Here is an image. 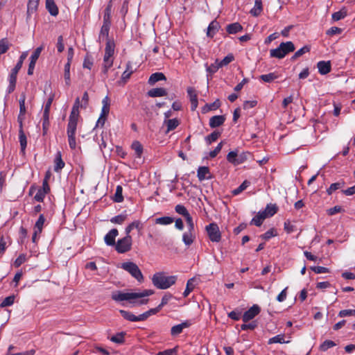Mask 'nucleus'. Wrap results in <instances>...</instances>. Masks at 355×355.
Segmentation results:
<instances>
[{
    "label": "nucleus",
    "instance_id": "obj_1",
    "mask_svg": "<svg viewBox=\"0 0 355 355\" xmlns=\"http://www.w3.org/2000/svg\"><path fill=\"white\" fill-rule=\"evenodd\" d=\"M81 105L79 98H76L69 116L67 127V135L69 146L72 150H74L76 148V132L78 122L80 117L79 107H81Z\"/></svg>",
    "mask_w": 355,
    "mask_h": 355
},
{
    "label": "nucleus",
    "instance_id": "obj_2",
    "mask_svg": "<svg viewBox=\"0 0 355 355\" xmlns=\"http://www.w3.org/2000/svg\"><path fill=\"white\" fill-rule=\"evenodd\" d=\"M154 293L153 290L146 289L142 292L123 293L116 291L112 294V299L116 302L128 301L130 303H137L138 305L146 304L149 300L144 298Z\"/></svg>",
    "mask_w": 355,
    "mask_h": 355
},
{
    "label": "nucleus",
    "instance_id": "obj_3",
    "mask_svg": "<svg viewBox=\"0 0 355 355\" xmlns=\"http://www.w3.org/2000/svg\"><path fill=\"white\" fill-rule=\"evenodd\" d=\"M112 5L110 2L106 6L103 13V25L98 35V42L103 44H115V41L112 35H109L111 26Z\"/></svg>",
    "mask_w": 355,
    "mask_h": 355
},
{
    "label": "nucleus",
    "instance_id": "obj_4",
    "mask_svg": "<svg viewBox=\"0 0 355 355\" xmlns=\"http://www.w3.org/2000/svg\"><path fill=\"white\" fill-rule=\"evenodd\" d=\"M176 275L166 276L164 272H156L152 277L153 284L158 289H167L175 284Z\"/></svg>",
    "mask_w": 355,
    "mask_h": 355
},
{
    "label": "nucleus",
    "instance_id": "obj_5",
    "mask_svg": "<svg viewBox=\"0 0 355 355\" xmlns=\"http://www.w3.org/2000/svg\"><path fill=\"white\" fill-rule=\"evenodd\" d=\"M114 46H106L103 56V62L102 65V73L107 76L108 70L112 67L114 60Z\"/></svg>",
    "mask_w": 355,
    "mask_h": 355
},
{
    "label": "nucleus",
    "instance_id": "obj_6",
    "mask_svg": "<svg viewBox=\"0 0 355 355\" xmlns=\"http://www.w3.org/2000/svg\"><path fill=\"white\" fill-rule=\"evenodd\" d=\"M121 268L129 272L131 276L135 278L139 282L144 281L142 272L136 263L132 261L124 262L121 263Z\"/></svg>",
    "mask_w": 355,
    "mask_h": 355
},
{
    "label": "nucleus",
    "instance_id": "obj_7",
    "mask_svg": "<svg viewBox=\"0 0 355 355\" xmlns=\"http://www.w3.org/2000/svg\"><path fill=\"white\" fill-rule=\"evenodd\" d=\"M132 239L130 235L119 239L115 244V250L121 254L125 253L131 250Z\"/></svg>",
    "mask_w": 355,
    "mask_h": 355
},
{
    "label": "nucleus",
    "instance_id": "obj_8",
    "mask_svg": "<svg viewBox=\"0 0 355 355\" xmlns=\"http://www.w3.org/2000/svg\"><path fill=\"white\" fill-rule=\"evenodd\" d=\"M206 232L208 234L209 239L212 242L218 243L221 239V234L218 225L215 223H211L207 225L205 227Z\"/></svg>",
    "mask_w": 355,
    "mask_h": 355
},
{
    "label": "nucleus",
    "instance_id": "obj_9",
    "mask_svg": "<svg viewBox=\"0 0 355 355\" xmlns=\"http://www.w3.org/2000/svg\"><path fill=\"white\" fill-rule=\"evenodd\" d=\"M294 50L295 46H279L277 48L270 50V56L279 59L283 58L286 54Z\"/></svg>",
    "mask_w": 355,
    "mask_h": 355
},
{
    "label": "nucleus",
    "instance_id": "obj_10",
    "mask_svg": "<svg viewBox=\"0 0 355 355\" xmlns=\"http://www.w3.org/2000/svg\"><path fill=\"white\" fill-rule=\"evenodd\" d=\"M261 309L257 304H254L248 311H246L242 317V320L244 322H247L249 320L253 319L256 315L260 313Z\"/></svg>",
    "mask_w": 355,
    "mask_h": 355
},
{
    "label": "nucleus",
    "instance_id": "obj_11",
    "mask_svg": "<svg viewBox=\"0 0 355 355\" xmlns=\"http://www.w3.org/2000/svg\"><path fill=\"white\" fill-rule=\"evenodd\" d=\"M191 325V322L189 320H185L181 324H176L171 327V334L172 336H176L180 334L184 329L189 328Z\"/></svg>",
    "mask_w": 355,
    "mask_h": 355
},
{
    "label": "nucleus",
    "instance_id": "obj_12",
    "mask_svg": "<svg viewBox=\"0 0 355 355\" xmlns=\"http://www.w3.org/2000/svg\"><path fill=\"white\" fill-rule=\"evenodd\" d=\"M187 92L191 101V109L192 111H194L198 105L196 91L193 87H189L187 88Z\"/></svg>",
    "mask_w": 355,
    "mask_h": 355
},
{
    "label": "nucleus",
    "instance_id": "obj_13",
    "mask_svg": "<svg viewBox=\"0 0 355 355\" xmlns=\"http://www.w3.org/2000/svg\"><path fill=\"white\" fill-rule=\"evenodd\" d=\"M119 232L116 229H112L104 237L106 245L109 246L115 245V239L118 236Z\"/></svg>",
    "mask_w": 355,
    "mask_h": 355
},
{
    "label": "nucleus",
    "instance_id": "obj_14",
    "mask_svg": "<svg viewBox=\"0 0 355 355\" xmlns=\"http://www.w3.org/2000/svg\"><path fill=\"white\" fill-rule=\"evenodd\" d=\"M318 72L321 75H326L331 71V65L330 61H320L317 64Z\"/></svg>",
    "mask_w": 355,
    "mask_h": 355
},
{
    "label": "nucleus",
    "instance_id": "obj_15",
    "mask_svg": "<svg viewBox=\"0 0 355 355\" xmlns=\"http://www.w3.org/2000/svg\"><path fill=\"white\" fill-rule=\"evenodd\" d=\"M220 28V24L216 19L213 20L207 27V35L213 37Z\"/></svg>",
    "mask_w": 355,
    "mask_h": 355
},
{
    "label": "nucleus",
    "instance_id": "obj_16",
    "mask_svg": "<svg viewBox=\"0 0 355 355\" xmlns=\"http://www.w3.org/2000/svg\"><path fill=\"white\" fill-rule=\"evenodd\" d=\"M65 166V163L62 159V154L60 151L57 152L54 159V171L56 173L60 172Z\"/></svg>",
    "mask_w": 355,
    "mask_h": 355
},
{
    "label": "nucleus",
    "instance_id": "obj_17",
    "mask_svg": "<svg viewBox=\"0 0 355 355\" xmlns=\"http://www.w3.org/2000/svg\"><path fill=\"white\" fill-rule=\"evenodd\" d=\"M225 121V117L223 115H216L210 118L209 126L212 128L219 127L223 125Z\"/></svg>",
    "mask_w": 355,
    "mask_h": 355
},
{
    "label": "nucleus",
    "instance_id": "obj_18",
    "mask_svg": "<svg viewBox=\"0 0 355 355\" xmlns=\"http://www.w3.org/2000/svg\"><path fill=\"white\" fill-rule=\"evenodd\" d=\"M119 313H121V316L126 320H128L130 322L141 321L140 315L138 316H136L132 313H131L128 311H125V310H120Z\"/></svg>",
    "mask_w": 355,
    "mask_h": 355
},
{
    "label": "nucleus",
    "instance_id": "obj_19",
    "mask_svg": "<svg viewBox=\"0 0 355 355\" xmlns=\"http://www.w3.org/2000/svg\"><path fill=\"white\" fill-rule=\"evenodd\" d=\"M134 229H136L138 230L139 232L141 231L143 229V224L140 220H135L130 223L125 230V234L130 235V233L131 231Z\"/></svg>",
    "mask_w": 355,
    "mask_h": 355
},
{
    "label": "nucleus",
    "instance_id": "obj_20",
    "mask_svg": "<svg viewBox=\"0 0 355 355\" xmlns=\"http://www.w3.org/2000/svg\"><path fill=\"white\" fill-rule=\"evenodd\" d=\"M225 29L228 34H236L243 30V26L239 22H234L227 24Z\"/></svg>",
    "mask_w": 355,
    "mask_h": 355
},
{
    "label": "nucleus",
    "instance_id": "obj_21",
    "mask_svg": "<svg viewBox=\"0 0 355 355\" xmlns=\"http://www.w3.org/2000/svg\"><path fill=\"white\" fill-rule=\"evenodd\" d=\"M46 8L52 16H57L58 15V8L54 0H46Z\"/></svg>",
    "mask_w": 355,
    "mask_h": 355
},
{
    "label": "nucleus",
    "instance_id": "obj_22",
    "mask_svg": "<svg viewBox=\"0 0 355 355\" xmlns=\"http://www.w3.org/2000/svg\"><path fill=\"white\" fill-rule=\"evenodd\" d=\"M263 11L262 0H255L254 7L250 10V13L254 17H258Z\"/></svg>",
    "mask_w": 355,
    "mask_h": 355
},
{
    "label": "nucleus",
    "instance_id": "obj_23",
    "mask_svg": "<svg viewBox=\"0 0 355 355\" xmlns=\"http://www.w3.org/2000/svg\"><path fill=\"white\" fill-rule=\"evenodd\" d=\"M167 94L166 90L163 87L153 88L148 92V95L150 97H161Z\"/></svg>",
    "mask_w": 355,
    "mask_h": 355
},
{
    "label": "nucleus",
    "instance_id": "obj_24",
    "mask_svg": "<svg viewBox=\"0 0 355 355\" xmlns=\"http://www.w3.org/2000/svg\"><path fill=\"white\" fill-rule=\"evenodd\" d=\"M166 79L165 75L161 72H156L150 75L148 79V84L153 85L159 80H165Z\"/></svg>",
    "mask_w": 355,
    "mask_h": 355
},
{
    "label": "nucleus",
    "instance_id": "obj_25",
    "mask_svg": "<svg viewBox=\"0 0 355 355\" xmlns=\"http://www.w3.org/2000/svg\"><path fill=\"white\" fill-rule=\"evenodd\" d=\"M209 173V169L207 166H200L197 171V176L200 181H202L205 179H209L211 177L208 176Z\"/></svg>",
    "mask_w": 355,
    "mask_h": 355
},
{
    "label": "nucleus",
    "instance_id": "obj_26",
    "mask_svg": "<svg viewBox=\"0 0 355 355\" xmlns=\"http://www.w3.org/2000/svg\"><path fill=\"white\" fill-rule=\"evenodd\" d=\"M266 214L265 212L259 211L258 214L252 218L251 221V224H254V225L259 227L263 223V220L266 218Z\"/></svg>",
    "mask_w": 355,
    "mask_h": 355
},
{
    "label": "nucleus",
    "instance_id": "obj_27",
    "mask_svg": "<svg viewBox=\"0 0 355 355\" xmlns=\"http://www.w3.org/2000/svg\"><path fill=\"white\" fill-rule=\"evenodd\" d=\"M131 148L135 151V157L141 158L143 154L144 148L139 141H134L131 145Z\"/></svg>",
    "mask_w": 355,
    "mask_h": 355
},
{
    "label": "nucleus",
    "instance_id": "obj_28",
    "mask_svg": "<svg viewBox=\"0 0 355 355\" xmlns=\"http://www.w3.org/2000/svg\"><path fill=\"white\" fill-rule=\"evenodd\" d=\"M195 234H193V231L188 230L184 232L182 236V241L186 245L189 246L191 245L194 241Z\"/></svg>",
    "mask_w": 355,
    "mask_h": 355
},
{
    "label": "nucleus",
    "instance_id": "obj_29",
    "mask_svg": "<svg viewBox=\"0 0 355 355\" xmlns=\"http://www.w3.org/2000/svg\"><path fill=\"white\" fill-rule=\"evenodd\" d=\"M347 15V9L345 7L342 8L339 11L332 14V19L334 21H339L344 19Z\"/></svg>",
    "mask_w": 355,
    "mask_h": 355
},
{
    "label": "nucleus",
    "instance_id": "obj_30",
    "mask_svg": "<svg viewBox=\"0 0 355 355\" xmlns=\"http://www.w3.org/2000/svg\"><path fill=\"white\" fill-rule=\"evenodd\" d=\"M164 123L167 126V130L166 132L168 133L170 131L175 130L179 125L180 122L177 119H172L165 120Z\"/></svg>",
    "mask_w": 355,
    "mask_h": 355
},
{
    "label": "nucleus",
    "instance_id": "obj_31",
    "mask_svg": "<svg viewBox=\"0 0 355 355\" xmlns=\"http://www.w3.org/2000/svg\"><path fill=\"white\" fill-rule=\"evenodd\" d=\"M102 104H103V107L101 109V115L103 116H107V115L109 114V112H110V100H109L108 96H105L103 99Z\"/></svg>",
    "mask_w": 355,
    "mask_h": 355
},
{
    "label": "nucleus",
    "instance_id": "obj_32",
    "mask_svg": "<svg viewBox=\"0 0 355 355\" xmlns=\"http://www.w3.org/2000/svg\"><path fill=\"white\" fill-rule=\"evenodd\" d=\"M19 140L21 146V151L24 153L27 145L26 136L24 132V130H19Z\"/></svg>",
    "mask_w": 355,
    "mask_h": 355
},
{
    "label": "nucleus",
    "instance_id": "obj_33",
    "mask_svg": "<svg viewBox=\"0 0 355 355\" xmlns=\"http://www.w3.org/2000/svg\"><path fill=\"white\" fill-rule=\"evenodd\" d=\"M278 211V207L275 204H268L263 212H265L266 217L274 216Z\"/></svg>",
    "mask_w": 355,
    "mask_h": 355
},
{
    "label": "nucleus",
    "instance_id": "obj_34",
    "mask_svg": "<svg viewBox=\"0 0 355 355\" xmlns=\"http://www.w3.org/2000/svg\"><path fill=\"white\" fill-rule=\"evenodd\" d=\"M125 332L121 331L119 333H117L116 334L112 336L110 338V340L113 343H117V344H122L125 341Z\"/></svg>",
    "mask_w": 355,
    "mask_h": 355
},
{
    "label": "nucleus",
    "instance_id": "obj_35",
    "mask_svg": "<svg viewBox=\"0 0 355 355\" xmlns=\"http://www.w3.org/2000/svg\"><path fill=\"white\" fill-rule=\"evenodd\" d=\"M40 0H28L27 5V12L31 15L37 9Z\"/></svg>",
    "mask_w": 355,
    "mask_h": 355
},
{
    "label": "nucleus",
    "instance_id": "obj_36",
    "mask_svg": "<svg viewBox=\"0 0 355 355\" xmlns=\"http://www.w3.org/2000/svg\"><path fill=\"white\" fill-rule=\"evenodd\" d=\"M289 342V340H284V336L283 334H279L270 338L268 343L270 345L273 343H288Z\"/></svg>",
    "mask_w": 355,
    "mask_h": 355
},
{
    "label": "nucleus",
    "instance_id": "obj_37",
    "mask_svg": "<svg viewBox=\"0 0 355 355\" xmlns=\"http://www.w3.org/2000/svg\"><path fill=\"white\" fill-rule=\"evenodd\" d=\"M133 73V70L132 69L131 64L128 62L126 64V69L122 73L121 80L125 83L130 78L132 73Z\"/></svg>",
    "mask_w": 355,
    "mask_h": 355
},
{
    "label": "nucleus",
    "instance_id": "obj_38",
    "mask_svg": "<svg viewBox=\"0 0 355 355\" xmlns=\"http://www.w3.org/2000/svg\"><path fill=\"white\" fill-rule=\"evenodd\" d=\"M160 310H161L160 308H159V306H157V307H155L154 309H150L148 311L144 312V313L140 314L141 321H144V320H147V318L148 317H150L152 315H155V314L157 313Z\"/></svg>",
    "mask_w": 355,
    "mask_h": 355
},
{
    "label": "nucleus",
    "instance_id": "obj_39",
    "mask_svg": "<svg viewBox=\"0 0 355 355\" xmlns=\"http://www.w3.org/2000/svg\"><path fill=\"white\" fill-rule=\"evenodd\" d=\"M278 78V76L276 74V73H269L267 74H263L260 76L259 78L266 83H271L274 80Z\"/></svg>",
    "mask_w": 355,
    "mask_h": 355
},
{
    "label": "nucleus",
    "instance_id": "obj_40",
    "mask_svg": "<svg viewBox=\"0 0 355 355\" xmlns=\"http://www.w3.org/2000/svg\"><path fill=\"white\" fill-rule=\"evenodd\" d=\"M21 68L19 64H16L15 67L12 69V72L10 75L9 81L10 83H16L17 81V74Z\"/></svg>",
    "mask_w": 355,
    "mask_h": 355
},
{
    "label": "nucleus",
    "instance_id": "obj_41",
    "mask_svg": "<svg viewBox=\"0 0 355 355\" xmlns=\"http://www.w3.org/2000/svg\"><path fill=\"white\" fill-rule=\"evenodd\" d=\"M345 185L344 182H338L333 183L330 185L329 188L327 190L329 195H331L334 191L343 188Z\"/></svg>",
    "mask_w": 355,
    "mask_h": 355
},
{
    "label": "nucleus",
    "instance_id": "obj_42",
    "mask_svg": "<svg viewBox=\"0 0 355 355\" xmlns=\"http://www.w3.org/2000/svg\"><path fill=\"white\" fill-rule=\"evenodd\" d=\"M45 222V218L43 214H40L37 220L36 221L34 230H37V232H42L44 223Z\"/></svg>",
    "mask_w": 355,
    "mask_h": 355
},
{
    "label": "nucleus",
    "instance_id": "obj_43",
    "mask_svg": "<svg viewBox=\"0 0 355 355\" xmlns=\"http://www.w3.org/2000/svg\"><path fill=\"white\" fill-rule=\"evenodd\" d=\"M250 184V182L248 180H245L243 183L236 189L232 191V193L234 196L239 195L243 191H244L246 188H248Z\"/></svg>",
    "mask_w": 355,
    "mask_h": 355
},
{
    "label": "nucleus",
    "instance_id": "obj_44",
    "mask_svg": "<svg viewBox=\"0 0 355 355\" xmlns=\"http://www.w3.org/2000/svg\"><path fill=\"white\" fill-rule=\"evenodd\" d=\"M123 188L121 186L118 185L116 188V191L114 197V200L116 202H121L123 200V197L122 195Z\"/></svg>",
    "mask_w": 355,
    "mask_h": 355
},
{
    "label": "nucleus",
    "instance_id": "obj_45",
    "mask_svg": "<svg viewBox=\"0 0 355 355\" xmlns=\"http://www.w3.org/2000/svg\"><path fill=\"white\" fill-rule=\"evenodd\" d=\"M70 66H71V64H69V62H67L64 65V78L65 83L68 86L70 85V84H71Z\"/></svg>",
    "mask_w": 355,
    "mask_h": 355
},
{
    "label": "nucleus",
    "instance_id": "obj_46",
    "mask_svg": "<svg viewBox=\"0 0 355 355\" xmlns=\"http://www.w3.org/2000/svg\"><path fill=\"white\" fill-rule=\"evenodd\" d=\"M220 136V132L218 131H214L212 133L206 137L205 140L208 144L216 141Z\"/></svg>",
    "mask_w": 355,
    "mask_h": 355
},
{
    "label": "nucleus",
    "instance_id": "obj_47",
    "mask_svg": "<svg viewBox=\"0 0 355 355\" xmlns=\"http://www.w3.org/2000/svg\"><path fill=\"white\" fill-rule=\"evenodd\" d=\"M155 222L157 224L166 225L172 223L173 218L169 216H163L156 218Z\"/></svg>",
    "mask_w": 355,
    "mask_h": 355
},
{
    "label": "nucleus",
    "instance_id": "obj_48",
    "mask_svg": "<svg viewBox=\"0 0 355 355\" xmlns=\"http://www.w3.org/2000/svg\"><path fill=\"white\" fill-rule=\"evenodd\" d=\"M334 346H336V343L334 341L330 340H326L320 345V349L321 351L325 352L329 348H331Z\"/></svg>",
    "mask_w": 355,
    "mask_h": 355
},
{
    "label": "nucleus",
    "instance_id": "obj_49",
    "mask_svg": "<svg viewBox=\"0 0 355 355\" xmlns=\"http://www.w3.org/2000/svg\"><path fill=\"white\" fill-rule=\"evenodd\" d=\"M193 281H194L193 278H191L188 280V282L187 283L186 289L184 290V291L183 293V296L184 297H187L189 295V293L193 290V288H194V285L193 284Z\"/></svg>",
    "mask_w": 355,
    "mask_h": 355
},
{
    "label": "nucleus",
    "instance_id": "obj_50",
    "mask_svg": "<svg viewBox=\"0 0 355 355\" xmlns=\"http://www.w3.org/2000/svg\"><path fill=\"white\" fill-rule=\"evenodd\" d=\"M50 123H49V116H44L42 117V132L43 135L47 134L49 128Z\"/></svg>",
    "mask_w": 355,
    "mask_h": 355
},
{
    "label": "nucleus",
    "instance_id": "obj_51",
    "mask_svg": "<svg viewBox=\"0 0 355 355\" xmlns=\"http://www.w3.org/2000/svg\"><path fill=\"white\" fill-rule=\"evenodd\" d=\"M175 210L178 214L183 216L184 218L190 214L187 208L182 205H177L175 207Z\"/></svg>",
    "mask_w": 355,
    "mask_h": 355
},
{
    "label": "nucleus",
    "instance_id": "obj_52",
    "mask_svg": "<svg viewBox=\"0 0 355 355\" xmlns=\"http://www.w3.org/2000/svg\"><path fill=\"white\" fill-rule=\"evenodd\" d=\"M126 218H127L126 214H119L114 217H112L110 219V221L112 223H115V224H122L126 220Z\"/></svg>",
    "mask_w": 355,
    "mask_h": 355
},
{
    "label": "nucleus",
    "instance_id": "obj_53",
    "mask_svg": "<svg viewBox=\"0 0 355 355\" xmlns=\"http://www.w3.org/2000/svg\"><path fill=\"white\" fill-rule=\"evenodd\" d=\"M277 236V232L275 228H271L269 230H268L266 233L263 234H261L260 237L264 240H269L272 237H274Z\"/></svg>",
    "mask_w": 355,
    "mask_h": 355
},
{
    "label": "nucleus",
    "instance_id": "obj_54",
    "mask_svg": "<svg viewBox=\"0 0 355 355\" xmlns=\"http://www.w3.org/2000/svg\"><path fill=\"white\" fill-rule=\"evenodd\" d=\"M15 302V296L14 295H10L6 297L1 303L0 306L1 307H6L9 306L13 304Z\"/></svg>",
    "mask_w": 355,
    "mask_h": 355
},
{
    "label": "nucleus",
    "instance_id": "obj_55",
    "mask_svg": "<svg viewBox=\"0 0 355 355\" xmlns=\"http://www.w3.org/2000/svg\"><path fill=\"white\" fill-rule=\"evenodd\" d=\"M53 101V95H51L48 98L47 101L46 102L44 109V112H43L44 116H49L50 108H51Z\"/></svg>",
    "mask_w": 355,
    "mask_h": 355
},
{
    "label": "nucleus",
    "instance_id": "obj_56",
    "mask_svg": "<svg viewBox=\"0 0 355 355\" xmlns=\"http://www.w3.org/2000/svg\"><path fill=\"white\" fill-rule=\"evenodd\" d=\"M25 101H26V95L24 93L21 94L19 103V114L26 113V106H25Z\"/></svg>",
    "mask_w": 355,
    "mask_h": 355
},
{
    "label": "nucleus",
    "instance_id": "obj_57",
    "mask_svg": "<svg viewBox=\"0 0 355 355\" xmlns=\"http://www.w3.org/2000/svg\"><path fill=\"white\" fill-rule=\"evenodd\" d=\"M219 68H220V67H219L218 60H216L215 62L211 64V65H207V71L211 74H213L216 73Z\"/></svg>",
    "mask_w": 355,
    "mask_h": 355
},
{
    "label": "nucleus",
    "instance_id": "obj_58",
    "mask_svg": "<svg viewBox=\"0 0 355 355\" xmlns=\"http://www.w3.org/2000/svg\"><path fill=\"white\" fill-rule=\"evenodd\" d=\"M233 60H234L233 55L228 54L221 61H220V62L218 61L219 67H223L224 66H226Z\"/></svg>",
    "mask_w": 355,
    "mask_h": 355
},
{
    "label": "nucleus",
    "instance_id": "obj_59",
    "mask_svg": "<svg viewBox=\"0 0 355 355\" xmlns=\"http://www.w3.org/2000/svg\"><path fill=\"white\" fill-rule=\"evenodd\" d=\"M338 316L340 318L348 317V316H355V310L354 309L341 310L338 313Z\"/></svg>",
    "mask_w": 355,
    "mask_h": 355
},
{
    "label": "nucleus",
    "instance_id": "obj_60",
    "mask_svg": "<svg viewBox=\"0 0 355 355\" xmlns=\"http://www.w3.org/2000/svg\"><path fill=\"white\" fill-rule=\"evenodd\" d=\"M309 48L308 46H303L302 48H301L300 49H299L297 51H296L295 53V54L293 55V56L292 57V59L293 60H295L299 57H300L301 55H302L303 54H304L306 52H309Z\"/></svg>",
    "mask_w": 355,
    "mask_h": 355
},
{
    "label": "nucleus",
    "instance_id": "obj_61",
    "mask_svg": "<svg viewBox=\"0 0 355 355\" xmlns=\"http://www.w3.org/2000/svg\"><path fill=\"white\" fill-rule=\"evenodd\" d=\"M249 155L250 154L248 152L242 153L240 155L237 154L236 165H239V164H241L243 163L245 160L248 159V157Z\"/></svg>",
    "mask_w": 355,
    "mask_h": 355
},
{
    "label": "nucleus",
    "instance_id": "obj_62",
    "mask_svg": "<svg viewBox=\"0 0 355 355\" xmlns=\"http://www.w3.org/2000/svg\"><path fill=\"white\" fill-rule=\"evenodd\" d=\"M173 297V295L170 293H166L165 294L162 298V301H161V303L158 305L159 308H160V309H162V308L165 306L166 304H168V302L170 301L171 299H172Z\"/></svg>",
    "mask_w": 355,
    "mask_h": 355
},
{
    "label": "nucleus",
    "instance_id": "obj_63",
    "mask_svg": "<svg viewBox=\"0 0 355 355\" xmlns=\"http://www.w3.org/2000/svg\"><path fill=\"white\" fill-rule=\"evenodd\" d=\"M237 158V152L236 151H231L227 155V160L230 162L236 165V161Z\"/></svg>",
    "mask_w": 355,
    "mask_h": 355
},
{
    "label": "nucleus",
    "instance_id": "obj_64",
    "mask_svg": "<svg viewBox=\"0 0 355 355\" xmlns=\"http://www.w3.org/2000/svg\"><path fill=\"white\" fill-rule=\"evenodd\" d=\"M178 347L173 349H168L162 352H159L157 355H177Z\"/></svg>",
    "mask_w": 355,
    "mask_h": 355
}]
</instances>
